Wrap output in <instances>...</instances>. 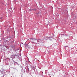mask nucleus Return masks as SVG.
Masks as SVG:
<instances>
[{
	"instance_id": "obj_9",
	"label": "nucleus",
	"mask_w": 77,
	"mask_h": 77,
	"mask_svg": "<svg viewBox=\"0 0 77 77\" xmlns=\"http://www.w3.org/2000/svg\"><path fill=\"white\" fill-rule=\"evenodd\" d=\"M29 11H32V9H29Z\"/></svg>"
},
{
	"instance_id": "obj_2",
	"label": "nucleus",
	"mask_w": 77,
	"mask_h": 77,
	"mask_svg": "<svg viewBox=\"0 0 77 77\" xmlns=\"http://www.w3.org/2000/svg\"><path fill=\"white\" fill-rule=\"evenodd\" d=\"M37 41V43L38 44H40L42 43V41L41 39H38V40Z\"/></svg>"
},
{
	"instance_id": "obj_7",
	"label": "nucleus",
	"mask_w": 77,
	"mask_h": 77,
	"mask_svg": "<svg viewBox=\"0 0 77 77\" xmlns=\"http://www.w3.org/2000/svg\"><path fill=\"white\" fill-rule=\"evenodd\" d=\"M11 56H12V59H13V58H14V59H15V55H11Z\"/></svg>"
},
{
	"instance_id": "obj_15",
	"label": "nucleus",
	"mask_w": 77,
	"mask_h": 77,
	"mask_svg": "<svg viewBox=\"0 0 77 77\" xmlns=\"http://www.w3.org/2000/svg\"><path fill=\"white\" fill-rule=\"evenodd\" d=\"M21 62H22V59H21V60H20Z\"/></svg>"
},
{
	"instance_id": "obj_14",
	"label": "nucleus",
	"mask_w": 77,
	"mask_h": 77,
	"mask_svg": "<svg viewBox=\"0 0 77 77\" xmlns=\"http://www.w3.org/2000/svg\"><path fill=\"white\" fill-rule=\"evenodd\" d=\"M32 10L33 11H36V9H32Z\"/></svg>"
},
{
	"instance_id": "obj_6",
	"label": "nucleus",
	"mask_w": 77,
	"mask_h": 77,
	"mask_svg": "<svg viewBox=\"0 0 77 77\" xmlns=\"http://www.w3.org/2000/svg\"><path fill=\"white\" fill-rule=\"evenodd\" d=\"M15 45H13L11 46V48H15Z\"/></svg>"
},
{
	"instance_id": "obj_19",
	"label": "nucleus",
	"mask_w": 77,
	"mask_h": 77,
	"mask_svg": "<svg viewBox=\"0 0 77 77\" xmlns=\"http://www.w3.org/2000/svg\"><path fill=\"white\" fill-rule=\"evenodd\" d=\"M0 47H1V45H0Z\"/></svg>"
},
{
	"instance_id": "obj_16",
	"label": "nucleus",
	"mask_w": 77,
	"mask_h": 77,
	"mask_svg": "<svg viewBox=\"0 0 77 77\" xmlns=\"http://www.w3.org/2000/svg\"><path fill=\"white\" fill-rule=\"evenodd\" d=\"M76 24H77V22H76Z\"/></svg>"
},
{
	"instance_id": "obj_17",
	"label": "nucleus",
	"mask_w": 77,
	"mask_h": 77,
	"mask_svg": "<svg viewBox=\"0 0 77 77\" xmlns=\"http://www.w3.org/2000/svg\"><path fill=\"white\" fill-rule=\"evenodd\" d=\"M24 0H21V1H23Z\"/></svg>"
},
{
	"instance_id": "obj_8",
	"label": "nucleus",
	"mask_w": 77,
	"mask_h": 77,
	"mask_svg": "<svg viewBox=\"0 0 77 77\" xmlns=\"http://www.w3.org/2000/svg\"><path fill=\"white\" fill-rule=\"evenodd\" d=\"M28 45L27 44H26L25 46V47H26V48H27V47H28Z\"/></svg>"
},
{
	"instance_id": "obj_4",
	"label": "nucleus",
	"mask_w": 77,
	"mask_h": 77,
	"mask_svg": "<svg viewBox=\"0 0 77 77\" xmlns=\"http://www.w3.org/2000/svg\"><path fill=\"white\" fill-rule=\"evenodd\" d=\"M3 47L5 49H6V48H8V46H6V45H4L3 46Z\"/></svg>"
},
{
	"instance_id": "obj_5",
	"label": "nucleus",
	"mask_w": 77,
	"mask_h": 77,
	"mask_svg": "<svg viewBox=\"0 0 77 77\" xmlns=\"http://www.w3.org/2000/svg\"><path fill=\"white\" fill-rule=\"evenodd\" d=\"M31 39H32L33 40V41H38L37 39L35 38H31Z\"/></svg>"
},
{
	"instance_id": "obj_10",
	"label": "nucleus",
	"mask_w": 77,
	"mask_h": 77,
	"mask_svg": "<svg viewBox=\"0 0 77 77\" xmlns=\"http://www.w3.org/2000/svg\"><path fill=\"white\" fill-rule=\"evenodd\" d=\"M14 56H15V57L18 56V55L16 54H15V55H14Z\"/></svg>"
},
{
	"instance_id": "obj_11",
	"label": "nucleus",
	"mask_w": 77,
	"mask_h": 77,
	"mask_svg": "<svg viewBox=\"0 0 77 77\" xmlns=\"http://www.w3.org/2000/svg\"><path fill=\"white\" fill-rule=\"evenodd\" d=\"M62 14H65V12H63L62 13Z\"/></svg>"
},
{
	"instance_id": "obj_1",
	"label": "nucleus",
	"mask_w": 77,
	"mask_h": 77,
	"mask_svg": "<svg viewBox=\"0 0 77 77\" xmlns=\"http://www.w3.org/2000/svg\"><path fill=\"white\" fill-rule=\"evenodd\" d=\"M43 38L44 39L43 40H44V41H45V40H50V41H51V37H45V38L44 37Z\"/></svg>"
},
{
	"instance_id": "obj_18",
	"label": "nucleus",
	"mask_w": 77,
	"mask_h": 77,
	"mask_svg": "<svg viewBox=\"0 0 77 77\" xmlns=\"http://www.w3.org/2000/svg\"><path fill=\"white\" fill-rule=\"evenodd\" d=\"M20 67H21V68H22V66H20Z\"/></svg>"
},
{
	"instance_id": "obj_13",
	"label": "nucleus",
	"mask_w": 77,
	"mask_h": 77,
	"mask_svg": "<svg viewBox=\"0 0 77 77\" xmlns=\"http://www.w3.org/2000/svg\"><path fill=\"white\" fill-rule=\"evenodd\" d=\"M0 20H2V17H0Z\"/></svg>"
},
{
	"instance_id": "obj_3",
	"label": "nucleus",
	"mask_w": 77,
	"mask_h": 77,
	"mask_svg": "<svg viewBox=\"0 0 77 77\" xmlns=\"http://www.w3.org/2000/svg\"><path fill=\"white\" fill-rule=\"evenodd\" d=\"M13 62H14L15 63H16V64L17 65H18V66H19V64H18V62H15V60H13Z\"/></svg>"
},
{
	"instance_id": "obj_12",
	"label": "nucleus",
	"mask_w": 77,
	"mask_h": 77,
	"mask_svg": "<svg viewBox=\"0 0 77 77\" xmlns=\"http://www.w3.org/2000/svg\"><path fill=\"white\" fill-rule=\"evenodd\" d=\"M10 57V58H11V59H12V60L13 61V59L12 58V56Z\"/></svg>"
}]
</instances>
